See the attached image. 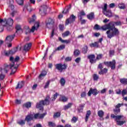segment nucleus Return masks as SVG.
<instances>
[{
  "mask_svg": "<svg viewBox=\"0 0 127 127\" xmlns=\"http://www.w3.org/2000/svg\"><path fill=\"white\" fill-rule=\"evenodd\" d=\"M102 30H107L106 34L107 35L108 38H113L115 36L120 35V31L115 26L114 22H110L108 24L101 27Z\"/></svg>",
  "mask_w": 127,
  "mask_h": 127,
  "instance_id": "1",
  "label": "nucleus"
},
{
  "mask_svg": "<svg viewBox=\"0 0 127 127\" xmlns=\"http://www.w3.org/2000/svg\"><path fill=\"white\" fill-rule=\"evenodd\" d=\"M10 61L12 64H5L3 69H1V71L2 73H7L10 69H11V72L10 75H13L16 72V70H17L19 64H14V58H13V57H10Z\"/></svg>",
  "mask_w": 127,
  "mask_h": 127,
  "instance_id": "2",
  "label": "nucleus"
},
{
  "mask_svg": "<svg viewBox=\"0 0 127 127\" xmlns=\"http://www.w3.org/2000/svg\"><path fill=\"white\" fill-rule=\"evenodd\" d=\"M50 96L47 95L45 100H41L37 102L36 105L37 109H39L40 111H43L44 106H48L50 104Z\"/></svg>",
  "mask_w": 127,
  "mask_h": 127,
  "instance_id": "3",
  "label": "nucleus"
},
{
  "mask_svg": "<svg viewBox=\"0 0 127 127\" xmlns=\"http://www.w3.org/2000/svg\"><path fill=\"white\" fill-rule=\"evenodd\" d=\"M111 118L115 119L118 126H123L127 123V121L125 120H126V117L123 115L116 116L114 114H111Z\"/></svg>",
  "mask_w": 127,
  "mask_h": 127,
  "instance_id": "4",
  "label": "nucleus"
},
{
  "mask_svg": "<svg viewBox=\"0 0 127 127\" xmlns=\"http://www.w3.org/2000/svg\"><path fill=\"white\" fill-rule=\"evenodd\" d=\"M102 12L107 16V17H112L113 16V13L112 12V10L111 9H108V4L107 3H105L104 6L102 7Z\"/></svg>",
  "mask_w": 127,
  "mask_h": 127,
  "instance_id": "5",
  "label": "nucleus"
},
{
  "mask_svg": "<svg viewBox=\"0 0 127 127\" xmlns=\"http://www.w3.org/2000/svg\"><path fill=\"white\" fill-rule=\"evenodd\" d=\"M45 23L48 28H51L54 26L55 19L52 18H48L46 19Z\"/></svg>",
  "mask_w": 127,
  "mask_h": 127,
  "instance_id": "6",
  "label": "nucleus"
},
{
  "mask_svg": "<svg viewBox=\"0 0 127 127\" xmlns=\"http://www.w3.org/2000/svg\"><path fill=\"white\" fill-rule=\"evenodd\" d=\"M40 23L38 21L35 22L34 26L32 27L31 29H30L28 26H26V28H27V32H26V34L30 32H34L35 30H37V29H38V27L40 26Z\"/></svg>",
  "mask_w": 127,
  "mask_h": 127,
  "instance_id": "7",
  "label": "nucleus"
},
{
  "mask_svg": "<svg viewBox=\"0 0 127 127\" xmlns=\"http://www.w3.org/2000/svg\"><path fill=\"white\" fill-rule=\"evenodd\" d=\"M15 37V34H13L11 35H8L6 38V40L5 41V43L7 44L8 47H11L12 46V44H11V41L13 40V39Z\"/></svg>",
  "mask_w": 127,
  "mask_h": 127,
  "instance_id": "8",
  "label": "nucleus"
},
{
  "mask_svg": "<svg viewBox=\"0 0 127 127\" xmlns=\"http://www.w3.org/2000/svg\"><path fill=\"white\" fill-rule=\"evenodd\" d=\"M55 66L56 69L58 70V71H60L61 73L63 72V70H65V69L67 68V65L65 64H63L61 63L56 64L55 65Z\"/></svg>",
  "mask_w": 127,
  "mask_h": 127,
  "instance_id": "9",
  "label": "nucleus"
},
{
  "mask_svg": "<svg viewBox=\"0 0 127 127\" xmlns=\"http://www.w3.org/2000/svg\"><path fill=\"white\" fill-rule=\"evenodd\" d=\"M104 64L107 67H111L112 70L116 69V60H114L112 62H104Z\"/></svg>",
  "mask_w": 127,
  "mask_h": 127,
  "instance_id": "10",
  "label": "nucleus"
},
{
  "mask_svg": "<svg viewBox=\"0 0 127 127\" xmlns=\"http://www.w3.org/2000/svg\"><path fill=\"white\" fill-rule=\"evenodd\" d=\"M76 19V16L74 15V14H71L69 18L66 19L65 21V25H68L69 23H73L74 21H75Z\"/></svg>",
  "mask_w": 127,
  "mask_h": 127,
  "instance_id": "11",
  "label": "nucleus"
},
{
  "mask_svg": "<svg viewBox=\"0 0 127 127\" xmlns=\"http://www.w3.org/2000/svg\"><path fill=\"white\" fill-rule=\"evenodd\" d=\"M99 94V91L97 89H92L90 88L88 91L87 95L89 97H91V95L92 94L93 96H97Z\"/></svg>",
  "mask_w": 127,
  "mask_h": 127,
  "instance_id": "12",
  "label": "nucleus"
},
{
  "mask_svg": "<svg viewBox=\"0 0 127 127\" xmlns=\"http://www.w3.org/2000/svg\"><path fill=\"white\" fill-rule=\"evenodd\" d=\"M95 55H90L87 57L88 59L89 60V62L92 64H93V63H96V60L95 59Z\"/></svg>",
  "mask_w": 127,
  "mask_h": 127,
  "instance_id": "13",
  "label": "nucleus"
},
{
  "mask_svg": "<svg viewBox=\"0 0 127 127\" xmlns=\"http://www.w3.org/2000/svg\"><path fill=\"white\" fill-rule=\"evenodd\" d=\"M47 114V113H43V114H40V113H37L34 115V118L36 120L37 119H43L45 116Z\"/></svg>",
  "mask_w": 127,
  "mask_h": 127,
  "instance_id": "14",
  "label": "nucleus"
},
{
  "mask_svg": "<svg viewBox=\"0 0 127 127\" xmlns=\"http://www.w3.org/2000/svg\"><path fill=\"white\" fill-rule=\"evenodd\" d=\"M47 75V71L45 70H43L42 71L41 74L39 75V80H42L45 76Z\"/></svg>",
  "mask_w": 127,
  "mask_h": 127,
  "instance_id": "15",
  "label": "nucleus"
},
{
  "mask_svg": "<svg viewBox=\"0 0 127 127\" xmlns=\"http://www.w3.org/2000/svg\"><path fill=\"white\" fill-rule=\"evenodd\" d=\"M31 45H32L31 43L26 44L23 47V51H26V52L28 51V50L30 49L31 47Z\"/></svg>",
  "mask_w": 127,
  "mask_h": 127,
  "instance_id": "16",
  "label": "nucleus"
},
{
  "mask_svg": "<svg viewBox=\"0 0 127 127\" xmlns=\"http://www.w3.org/2000/svg\"><path fill=\"white\" fill-rule=\"evenodd\" d=\"M6 25H8L9 26H11L13 24V19L11 18H9L8 19H6Z\"/></svg>",
  "mask_w": 127,
  "mask_h": 127,
  "instance_id": "17",
  "label": "nucleus"
},
{
  "mask_svg": "<svg viewBox=\"0 0 127 127\" xmlns=\"http://www.w3.org/2000/svg\"><path fill=\"white\" fill-rule=\"evenodd\" d=\"M34 118V117L33 116V115L29 114L26 117L25 120V121H26V122H30L31 121H32V120H33Z\"/></svg>",
  "mask_w": 127,
  "mask_h": 127,
  "instance_id": "18",
  "label": "nucleus"
},
{
  "mask_svg": "<svg viewBox=\"0 0 127 127\" xmlns=\"http://www.w3.org/2000/svg\"><path fill=\"white\" fill-rule=\"evenodd\" d=\"M7 3L9 4V7H10L12 10H13L14 8V6L13 5V0H7Z\"/></svg>",
  "mask_w": 127,
  "mask_h": 127,
  "instance_id": "19",
  "label": "nucleus"
},
{
  "mask_svg": "<svg viewBox=\"0 0 127 127\" xmlns=\"http://www.w3.org/2000/svg\"><path fill=\"white\" fill-rule=\"evenodd\" d=\"M87 18L88 19H89V20H93V19L95 18V13L93 12H91L89 14L87 15Z\"/></svg>",
  "mask_w": 127,
  "mask_h": 127,
  "instance_id": "20",
  "label": "nucleus"
},
{
  "mask_svg": "<svg viewBox=\"0 0 127 127\" xmlns=\"http://www.w3.org/2000/svg\"><path fill=\"white\" fill-rule=\"evenodd\" d=\"M71 9V5H69L68 6L65 7L64 10L63 11L64 14H66L69 12V10Z\"/></svg>",
  "mask_w": 127,
  "mask_h": 127,
  "instance_id": "21",
  "label": "nucleus"
},
{
  "mask_svg": "<svg viewBox=\"0 0 127 127\" xmlns=\"http://www.w3.org/2000/svg\"><path fill=\"white\" fill-rule=\"evenodd\" d=\"M24 85V81H21L18 83L17 86L16 87V89H21Z\"/></svg>",
  "mask_w": 127,
  "mask_h": 127,
  "instance_id": "22",
  "label": "nucleus"
},
{
  "mask_svg": "<svg viewBox=\"0 0 127 127\" xmlns=\"http://www.w3.org/2000/svg\"><path fill=\"white\" fill-rule=\"evenodd\" d=\"M15 29L16 30V33H19V31L22 32V29H21V26L20 25H16L15 27Z\"/></svg>",
  "mask_w": 127,
  "mask_h": 127,
  "instance_id": "23",
  "label": "nucleus"
},
{
  "mask_svg": "<svg viewBox=\"0 0 127 127\" xmlns=\"http://www.w3.org/2000/svg\"><path fill=\"white\" fill-rule=\"evenodd\" d=\"M14 52L12 51V50L8 51H4V54L5 56H8L9 55H11L12 54H14Z\"/></svg>",
  "mask_w": 127,
  "mask_h": 127,
  "instance_id": "24",
  "label": "nucleus"
},
{
  "mask_svg": "<svg viewBox=\"0 0 127 127\" xmlns=\"http://www.w3.org/2000/svg\"><path fill=\"white\" fill-rule=\"evenodd\" d=\"M47 10V6L44 5L42 6L40 9V11H43L44 13H46Z\"/></svg>",
  "mask_w": 127,
  "mask_h": 127,
  "instance_id": "25",
  "label": "nucleus"
},
{
  "mask_svg": "<svg viewBox=\"0 0 127 127\" xmlns=\"http://www.w3.org/2000/svg\"><path fill=\"white\" fill-rule=\"evenodd\" d=\"M35 20H36V16L35 15H33L32 18L28 19L29 23H33V22H35Z\"/></svg>",
  "mask_w": 127,
  "mask_h": 127,
  "instance_id": "26",
  "label": "nucleus"
},
{
  "mask_svg": "<svg viewBox=\"0 0 127 127\" xmlns=\"http://www.w3.org/2000/svg\"><path fill=\"white\" fill-rule=\"evenodd\" d=\"M108 72V69L107 68H102L100 69V71H99V75H104V74H106Z\"/></svg>",
  "mask_w": 127,
  "mask_h": 127,
  "instance_id": "27",
  "label": "nucleus"
},
{
  "mask_svg": "<svg viewBox=\"0 0 127 127\" xmlns=\"http://www.w3.org/2000/svg\"><path fill=\"white\" fill-rule=\"evenodd\" d=\"M26 8L27 9L28 11H29L30 12H31L32 10H34V9L31 8V5L30 4H27L25 6Z\"/></svg>",
  "mask_w": 127,
  "mask_h": 127,
  "instance_id": "28",
  "label": "nucleus"
},
{
  "mask_svg": "<svg viewBox=\"0 0 127 127\" xmlns=\"http://www.w3.org/2000/svg\"><path fill=\"white\" fill-rule=\"evenodd\" d=\"M59 41H61L62 43H66V44H68L70 43V40H63L62 38L59 37Z\"/></svg>",
  "mask_w": 127,
  "mask_h": 127,
  "instance_id": "29",
  "label": "nucleus"
},
{
  "mask_svg": "<svg viewBox=\"0 0 127 127\" xmlns=\"http://www.w3.org/2000/svg\"><path fill=\"white\" fill-rule=\"evenodd\" d=\"M90 116H91V111L89 110L87 111L86 114L85 116V120L86 123L88 122V120L89 119V117H90Z\"/></svg>",
  "mask_w": 127,
  "mask_h": 127,
  "instance_id": "30",
  "label": "nucleus"
},
{
  "mask_svg": "<svg viewBox=\"0 0 127 127\" xmlns=\"http://www.w3.org/2000/svg\"><path fill=\"white\" fill-rule=\"evenodd\" d=\"M97 115L99 118H103L104 117V115H105V113L103 110H100L98 112Z\"/></svg>",
  "mask_w": 127,
  "mask_h": 127,
  "instance_id": "31",
  "label": "nucleus"
},
{
  "mask_svg": "<svg viewBox=\"0 0 127 127\" xmlns=\"http://www.w3.org/2000/svg\"><path fill=\"white\" fill-rule=\"evenodd\" d=\"M73 106V103H69L66 105H64V110L66 111V110H68V109H70L71 107Z\"/></svg>",
  "mask_w": 127,
  "mask_h": 127,
  "instance_id": "32",
  "label": "nucleus"
},
{
  "mask_svg": "<svg viewBox=\"0 0 127 127\" xmlns=\"http://www.w3.org/2000/svg\"><path fill=\"white\" fill-rule=\"evenodd\" d=\"M118 7H119L120 9H125V8H126V5L124 3H120L118 4Z\"/></svg>",
  "mask_w": 127,
  "mask_h": 127,
  "instance_id": "33",
  "label": "nucleus"
},
{
  "mask_svg": "<svg viewBox=\"0 0 127 127\" xmlns=\"http://www.w3.org/2000/svg\"><path fill=\"white\" fill-rule=\"evenodd\" d=\"M1 69H3V68L1 67L0 68V72L1 73V74H0V80H3V79H4L5 75L4 74H4V73H6V72H1Z\"/></svg>",
  "mask_w": 127,
  "mask_h": 127,
  "instance_id": "34",
  "label": "nucleus"
},
{
  "mask_svg": "<svg viewBox=\"0 0 127 127\" xmlns=\"http://www.w3.org/2000/svg\"><path fill=\"white\" fill-rule=\"evenodd\" d=\"M80 52L79 50H75L73 54L75 57H77V56H79V55H80Z\"/></svg>",
  "mask_w": 127,
  "mask_h": 127,
  "instance_id": "35",
  "label": "nucleus"
},
{
  "mask_svg": "<svg viewBox=\"0 0 127 127\" xmlns=\"http://www.w3.org/2000/svg\"><path fill=\"white\" fill-rule=\"evenodd\" d=\"M17 124H18V125H19L20 126H23L25 125V120H21L19 121H17Z\"/></svg>",
  "mask_w": 127,
  "mask_h": 127,
  "instance_id": "36",
  "label": "nucleus"
},
{
  "mask_svg": "<svg viewBox=\"0 0 127 127\" xmlns=\"http://www.w3.org/2000/svg\"><path fill=\"white\" fill-rule=\"evenodd\" d=\"M89 46L90 47H98V46H99L98 43L97 42H95L94 43L90 44Z\"/></svg>",
  "mask_w": 127,
  "mask_h": 127,
  "instance_id": "37",
  "label": "nucleus"
},
{
  "mask_svg": "<svg viewBox=\"0 0 127 127\" xmlns=\"http://www.w3.org/2000/svg\"><path fill=\"white\" fill-rule=\"evenodd\" d=\"M120 81L121 84H127V78H121Z\"/></svg>",
  "mask_w": 127,
  "mask_h": 127,
  "instance_id": "38",
  "label": "nucleus"
},
{
  "mask_svg": "<svg viewBox=\"0 0 127 127\" xmlns=\"http://www.w3.org/2000/svg\"><path fill=\"white\" fill-rule=\"evenodd\" d=\"M67 100L68 99L65 96H61L60 98V101H61L62 102H67Z\"/></svg>",
  "mask_w": 127,
  "mask_h": 127,
  "instance_id": "39",
  "label": "nucleus"
},
{
  "mask_svg": "<svg viewBox=\"0 0 127 127\" xmlns=\"http://www.w3.org/2000/svg\"><path fill=\"white\" fill-rule=\"evenodd\" d=\"M114 112L115 115H118V114H120V113H121V109L116 108L115 109H114Z\"/></svg>",
  "mask_w": 127,
  "mask_h": 127,
  "instance_id": "40",
  "label": "nucleus"
},
{
  "mask_svg": "<svg viewBox=\"0 0 127 127\" xmlns=\"http://www.w3.org/2000/svg\"><path fill=\"white\" fill-rule=\"evenodd\" d=\"M63 49H65V45H60L59 47L57 48V50H58V51H60V50H63Z\"/></svg>",
  "mask_w": 127,
  "mask_h": 127,
  "instance_id": "41",
  "label": "nucleus"
},
{
  "mask_svg": "<svg viewBox=\"0 0 127 127\" xmlns=\"http://www.w3.org/2000/svg\"><path fill=\"white\" fill-rule=\"evenodd\" d=\"M87 52H88V46H85L82 49V53L86 54Z\"/></svg>",
  "mask_w": 127,
  "mask_h": 127,
  "instance_id": "42",
  "label": "nucleus"
},
{
  "mask_svg": "<svg viewBox=\"0 0 127 127\" xmlns=\"http://www.w3.org/2000/svg\"><path fill=\"white\" fill-rule=\"evenodd\" d=\"M70 34V31H66L63 34H62V37H67Z\"/></svg>",
  "mask_w": 127,
  "mask_h": 127,
  "instance_id": "43",
  "label": "nucleus"
},
{
  "mask_svg": "<svg viewBox=\"0 0 127 127\" xmlns=\"http://www.w3.org/2000/svg\"><path fill=\"white\" fill-rule=\"evenodd\" d=\"M65 83H66V81L65 80V79L64 78H62L60 80V83L61 84V86H64L65 85Z\"/></svg>",
  "mask_w": 127,
  "mask_h": 127,
  "instance_id": "44",
  "label": "nucleus"
},
{
  "mask_svg": "<svg viewBox=\"0 0 127 127\" xmlns=\"http://www.w3.org/2000/svg\"><path fill=\"white\" fill-rule=\"evenodd\" d=\"M24 107L25 108H27V109H28L29 108H31V102H27L24 105Z\"/></svg>",
  "mask_w": 127,
  "mask_h": 127,
  "instance_id": "45",
  "label": "nucleus"
},
{
  "mask_svg": "<svg viewBox=\"0 0 127 127\" xmlns=\"http://www.w3.org/2000/svg\"><path fill=\"white\" fill-rule=\"evenodd\" d=\"M93 78L94 81H98V79H99V75H98V74L96 73H94L93 75Z\"/></svg>",
  "mask_w": 127,
  "mask_h": 127,
  "instance_id": "46",
  "label": "nucleus"
},
{
  "mask_svg": "<svg viewBox=\"0 0 127 127\" xmlns=\"http://www.w3.org/2000/svg\"><path fill=\"white\" fill-rule=\"evenodd\" d=\"M121 94L123 97H125L126 95L127 94V89H123L122 91H121Z\"/></svg>",
  "mask_w": 127,
  "mask_h": 127,
  "instance_id": "47",
  "label": "nucleus"
},
{
  "mask_svg": "<svg viewBox=\"0 0 127 127\" xmlns=\"http://www.w3.org/2000/svg\"><path fill=\"white\" fill-rule=\"evenodd\" d=\"M84 107H85V104L79 105V107L80 108L78 109V112H81V111H83V109H84Z\"/></svg>",
  "mask_w": 127,
  "mask_h": 127,
  "instance_id": "48",
  "label": "nucleus"
},
{
  "mask_svg": "<svg viewBox=\"0 0 127 127\" xmlns=\"http://www.w3.org/2000/svg\"><path fill=\"white\" fill-rule=\"evenodd\" d=\"M48 126L50 127H56L55 123L52 122H50L48 123Z\"/></svg>",
  "mask_w": 127,
  "mask_h": 127,
  "instance_id": "49",
  "label": "nucleus"
},
{
  "mask_svg": "<svg viewBox=\"0 0 127 127\" xmlns=\"http://www.w3.org/2000/svg\"><path fill=\"white\" fill-rule=\"evenodd\" d=\"M61 116V114L60 112H57L54 114V118H59Z\"/></svg>",
  "mask_w": 127,
  "mask_h": 127,
  "instance_id": "50",
  "label": "nucleus"
},
{
  "mask_svg": "<svg viewBox=\"0 0 127 127\" xmlns=\"http://www.w3.org/2000/svg\"><path fill=\"white\" fill-rule=\"evenodd\" d=\"M94 29L95 30H100V29H101V27H100V25L95 24L94 27Z\"/></svg>",
  "mask_w": 127,
  "mask_h": 127,
  "instance_id": "51",
  "label": "nucleus"
},
{
  "mask_svg": "<svg viewBox=\"0 0 127 127\" xmlns=\"http://www.w3.org/2000/svg\"><path fill=\"white\" fill-rule=\"evenodd\" d=\"M23 0H16V1L19 5H22V4H23Z\"/></svg>",
  "mask_w": 127,
  "mask_h": 127,
  "instance_id": "52",
  "label": "nucleus"
},
{
  "mask_svg": "<svg viewBox=\"0 0 127 127\" xmlns=\"http://www.w3.org/2000/svg\"><path fill=\"white\" fill-rule=\"evenodd\" d=\"M114 24H116L117 26H119L120 25H122V22L120 21H116V22H113Z\"/></svg>",
  "mask_w": 127,
  "mask_h": 127,
  "instance_id": "53",
  "label": "nucleus"
},
{
  "mask_svg": "<svg viewBox=\"0 0 127 127\" xmlns=\"http://www.w3.org/2000/svg\"><path fill=\"white\" fill-rule=\"evenodd\" d=\"M50 84V81H47L45 86H44V89H47L48 87H49V85Z\"/></svg>",
  "mask_w": 127,
  "mask_h": 127,
  "instance_id": "54",
  "label": "nucleus"
},
{
  "mask_svg": "<svg viewBox=\"0 0 127 127\" xmlns=\"http://www.w3.org/2000/svg\"><path fill=\"white\" fill-rule=\"evenodd\" d=\"M58 96V93L56 92L54 95L53 97V99H52V101H55L57 99V97Z\"/></svg>",
  "mask_w": 127,
  "mask_h": 127,
  "instance_id": "55",
  "label": "nucleus"
},
{
  "mask_svg": "<svg viewBox=\"0 0 127 127\" xmlns=\"http://www.w3.org/2000/svg\"><path fill=\"white\" fill-rule=\"evenodd\" d=\"M103 57V55L102 54H99V55H97V56L96 57V59H95V60H101V59Z\"/></svg>",
  "mask_w": 127,
  "mask_h": 127,
  "instance_id": "56",
  "label": "nucleus"
},
{
  "mask_svg": "<svg viewBox=\"0 0 127 127\" xmlns=\"http://www.w3.org/2000/svg\"><path fill=\"white\" fill-rule=\"evenodd\" d=\"M59 28L61 31H63L64 29V25H59Z\"/></svg>",
  "mask_w": 127,
  "mask_h": 127,
  "instance_id": "57",
  "label": "nucleus"
},
{
  "mask_svg": "<svg viewBox=\"0 0 127 127\" xmlns=\"http://www.w3.org/2000/svg\"><path fill=\"white\" fill-rule=\"evenodd\" d=\"M6 22V19H5L4 20L2 19H0V23L1 24H2V23H4L5 24Z\"/></svg>",
  "mask_w": 127,
  "mask_h": 127,
  "instance_id": "58",
  "label": "nucleus"
},
{
  "mask_svg": "<svg viewBox=\"0 0 127 127\" xmlns=\"http://www.w3.org/2000/svg\"><path fill=\"white\" fill-rule=\"evenodd\" d=\"M4 26H5V25H0V32H2L3 31V29H4L3 27Z\"/></svg>",
  "mask_w": 127,
  "mask_h": 127,
  "instance_id": "59",
  "label": "nucleus"
},
{
  "mask_svg": "<svg viewBox=\"0 0 127 127\" xmlns=\"http://www.w3.org/2000/svg\"><path fill=\"white\" fill-rule=\"evenodd\" d=\"M116 92L117 95H121V94H122V90H121V89H117Z\"/></svg>",
  "mask_w": 127,
  "mask_h": 127,
  "instance_id": "60",
  "label": "nucleus"
},
{
  "mask_svg": "<svg viewBox=\"0 0 127 127\" xmlns=\"http://www.w3.org/2000/svg\"><path fill=\"white\" fill-rule=\"evenodd\" d=\"M87 96V94H86V92H82L81 94V98H85V97Z\"/></svg>",
  "mask_w": 127,
  "mask_h": 127,
  "instance_id": "61",
  "label": "nucleus"
},
{
  "mask_svg": "<svg viewBox=\"0 0 127 127\" xmlns=\"http://www.w3.org/2000/svg\"><path fill=\"white\" fill-rule=\"evenodd\" d=\"M77 118H76V117H73L72 118V119H71V122H73V123H76V122H77Z\"/></svg>",
  "mask_w": 127,
  "mask_h": 127,
  "instance_id": "62",
  "label": "nucleus"
},
{
  "mask_svg": "<svg viewBox=\"0 0 127 127\" xmlns=\"http://www.w3.org/2000/svg\"><path fill=\"white\" fill-rule=\"evenodd\" d=\"M80 61H81V58H77L75 60L76 63H79Z\"/></svg>",
  "mask_w": 127,
  "mask_h": 127,
  "instance_id": "63",
  "label": "nucleus"
},
{
  "mask_svg": "<svg viewBox=\"0 0 127 127\" xmlns=\"http://www.w3.org/2000/svg\"><path fill=\"white\" fill-rule=\"evenodd\" d=\"M103 64H100L98 66V68L100 69V70H102L103 69Z\"/></svg>",
  "mask_w": 127,
  "mask_h": 127,
  "instance_id": "64",
  "label": "nucleus"
}]
</instances>
